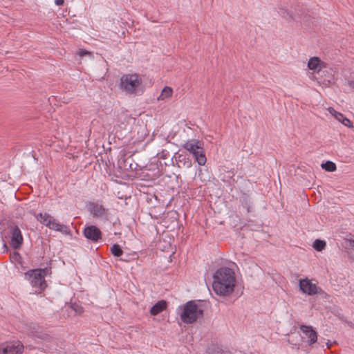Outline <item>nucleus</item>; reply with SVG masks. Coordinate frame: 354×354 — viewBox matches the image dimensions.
<instances>
[{"label":"nucleus","instance_id":"10","mask_svg":"<svg viewBox=\"0 0 354 354\" xmlns=\"http://www.w3.org/2000/svg\"><path fill=\"white\" fill-rule=\"evenodd\" d=\"M301 331L305 335L303 338H307V343L311 346L317 341V333L311 326L301 324L299 326Z\"/></svg>","mask_w":354,"mask_h":354},{"label":"nucleus","instance_id":"35","mask_svg":"<svg viewBox=\"0 0 354 354\" xmlns=\"http://www.w3.org/2000/svg\"><path fill=\"white\" fill-rule=\"evenodd\" d=\"M287 16H288V17H289V18H290V17H291V16H290V15H289V13H288V12H287Z\"/></svg>","mask_w":354,"mask_h":354},{"label":"nucleus","instance_id":"17","mask_svg":"<svg viewBox=\"0 0 354 354\" xmlns=\"http://www.w3.org/2000/svg\"><path fill=\"white\" fill-rule=\"evenodd\" d=\"M193 157L199 165L203 166L205 165L207 158L203 148L202 149H198L197 151V153L194 155Z\"/></svg>","mask_w":354,"mask_h":354},{"label":"nucleus","instance_id":"30","mask_svg":"<svg viewBox=\"0 0 354 354\" xmlns=\"http://www.w3.org/2000/svg\"><path fill=\"white\" fill-rule=\"evenodd\" d=\"M86 54H88V51H86V50H82L80 52V53H79V55H80V56H83V55H86Z\"/></svg>","mask_w":354,"mask_h":354},{"label":"nucleus","instance_id":"21","mask_svg":"<svg viewBox=\"0 0 354 354\" xmlns=\"http://www.w3.org/2000/svg\"><path fill=\"white\" fill-rule=\"evenodd\" d=\"M326 243L325 241L324 240H321V239H316L313 243V248L316 250V251H318V252H321L323 250H324V248H326Z\"/></svg>","mask_w":354,"mask_h":354},{"label":"nucleus","instance_id":"1","mask_svg":"<svg viewBox=\"0 0 354 354\" xmlns=\"http://www.w3.org/2000/svg\"><path fill=\"white\" fill-rule=\"evenodd\" d=\"M212 288L220 296H227L232 293L236 284L234 270L227 267L218 268L213 275Z\"/></svg>","mask_w":354,"mask_h":354},{"label":"nucleus","instance_id":"26","mask_svg":"<svg viewBox=\"0 0 354 354\" xmlns=\"http://www.w3.org/2000/svg\"><path fill=\"white\" fill-rule=\"evenodd\" d=\"M209 354H232L229 351H224L223 349L217 348L212 351Z\"/></svg>","mask_w":354,"mask_h":354},{"label":"nucleus","instance_id":"12","mask_svg":"<svg viewBox=\"0 0 354 354\" xmlns=\"http://www.w3.org/2000/svg\"><path fill=\"white\" fill-rule=\"evenodd\" d=\"M47 224H48V227L52 230L57 231L64 234H69L71 232V230L67 225L61 224L54 218L52 219L50 223L48 221Z\"/></svg>","mask_w":354,"mask_h":354},{"label":"nucleus","instance_id":"19","mask_svg":"<svg viewBox=\"0 0 354 354\" xmlns=\"http://www.w3.org/2000/svg\"><path fill=\"white\" fill-rule=\"evenodd\" d=\"M241 203L243 207L246 208L248 213H250L252 211V201L249 195L243 194L241 198Z\"/></svg>","mask_w":354,"mask_h":354},{"label":"nucleus","instance_id":"31","mask_svg":"<svg viewBox=\"0 0 354 354\" xmlns=\"http://www.w3.org/2000/svg\"><path fill=\"white\" fill-rule=\"evenodd\" d=\"M350 245L352 247V248H354V240H350Z\"/></svg>","mask_w":354,"mask_h":354},{"label":"nucleus","instance_id":"16","mask_svg":"<svg viewBox=\"0 0 354 354\" xmlns=\"http://www.w3.org/2000/svg\"><path fill=\"white\" fill-rule=\"evenodd\" d=\"M167 308V302L164 300L158 301L150 309L152 315H157Z\"/></svg>","mask_w":354,"mask_h":354},{"label":"nucleus","instance_id":"6","mask_svg":"<svg viewBox=\"0 0 354 354\" xmlns=\"http://www.w3.org/2000/svg\"><path fill=\"white\" fill-rule=\"evenodd\" d=\"M8 228L10 234V245L14 249L19 248L23 244L24 238L19 226L14 222L8 224Z\"/></svg>","mask_w":354,"mask_h":354},{"label":"nucleus","instance_id":"4","mask_svg":"<svg viewBox=\"0 0 354 354\" xmlns=\"http://www.w3.org/2000/svg\"><path fill=\"white\" fill-rule=\"evenodd\" d=\"M86 207L93 218L101 221L108 220L109 209L98 202L89 201L87 203Z\"/></svg>","mask_w":354,"mask_h":354},{"label":"nucleus","instance_id":"13","mask_svg":"<svg viewBox=\"0 0 354 354\" xmlns=\"http://www.w3.org/2000/svg\"><path fill=\"white\" fill-rule=\"evenodd\" d=\"M29 214L34 215L38 221H39L41 224L44 225L47 227L48 225L47 224L48 222L50 221V223L52 219L53 218V217L48 213L36 214V212L33 209L30 210Z\"/></svg>","mask_w":354,"mask_h":354},{"label":"nucleus","instance_id":"5","mask_svg":"<svg viewBox=\"0 0 354 354\" xmlns=\"http://www.w3.org/2000/svg\"><path fill=\"white\" fill-rule=\"evenodd\" d=\"M140 81L137 74H126L120 78V87L129 93H133L140 85Z\"/></svg>","mask_w":354,"mask_h":354},{"label":"nucleus","instance_id":"7","mask_svg":"<svg viewBox=\"0 0 354 354\" xmlns=\"http://www.w3.org/2000/svg\"><path fill=\"white\" fill-rule=\"evenodd\" d=\"M24 346L21 342L9 341L0 344V354H22Z\"/></svg>","mask_w":354,"mask_h":354},{"label":"nucleus","instance_id":"32","mask_svg":"<svg viewBox=\"0 0 354 354\" xmlns=\"http://www.w3.org/2000/svg\"><path fill=\"white\" fill-rule=\"evenodd\" d=\"M38 328H39V326H36V325L34 326V327H33V329L35 330V332H37V329H38Z\"/></svg>","mask_w":354,"mask_h":354},{"label":"nucleus","instance_id":"9","mask_svg":"<svg viewBox=\"0 0 354 354\" xmlns=\"http://www.w3.org/2000/svg\"><path fill=\"white\" fill-rule=\"evenodd\" d=\"M300 290L308 295H313L320 293L322 288L318 287L316 284L313 283L308 279H301L299 281Z\"/></svg>","mask_w":354,"mask_h":354},{"label":"nucleus","instance_id":"20","mask_svg":"<svg viewBox=\"0 0 354 354\" xmlns=\"http://www.w3.org/2000/svg\"><path fill=\"white\" fill-rule=\"evenodd\" d=\"M111 253L115 257H120L123 254V250L120 245L115 243L110 248Z\"/></svg>","mask_w":354,"mask_h":354},{"label":"nucleus","instance_id":"22","mask_svg":"<svg viewBox=\"0 0 354 354\" xmlns=\"http://www.w3.org/2000/svg\"><path fill=\"white\" fill-rule=\"evenodd\" d=\"M322 168L327 171L333 172L337 169L335 163L332 161L328 160L324 163L322 164Z\"/></svg>","mask_w":354,"mask_h":354},{"label":"nucleus","instance_id":"27","mask_svg":"<svg viewBox=\"0 0 354 354\" xmlns=\"http://www.w3.org/2000/svg\"><path fill=\"white\" fill-rule=\"evenodd\" d=\"M348 86L350 87V88L353 91H354V81L353 80H348Z\"/></svg>","mask_w":354,"mask_h":354},{"label":"nucleus","instance_id":"29","mask_svg":"<svg viewBox=\"0 0 354 354\" xmlns=\"http://www.w3.org/2000/svg\"><path fill=\"white\" fill-rule=\"evenodd\" d=\"M167 155H168V153H167L166 151L163 150V151H162V153H161L160 158H164V159H165V158H167Z\"/></svg>","mask_w":354,"mask_h":354},{"label":"nucleus","instance_id":"15","mask_svg":"<svg viewBox=\"0 0 354 354\" xmlns=\"http://www.w3.org/2000/svg\"><path fill=\"white\" fill-rule=\"evenodd\" d=\"M174 158H175V160L178 167H189L191 165V162L189 161V158H187V154L176 153L174 155Z\"/></svg>","mask_w":354,"mask_h":354},{"label":"nucleus","instance_id":"18","mask_svg":"<svg viewBox=\"0 0 354 354\" xmlns=\"http://www.w3.org/2000/svg\"><path fill=\"white\" fill-rule=\"evenodd\" d=\"M321 64V60L317 57H311L308 62V67L310 70L317 71H319L321 69L319 66Z\"/></svg>","mask_w":354,"mask_h":354},{"label":"nucleus","instance_id":"25","mask_svg":"<svg viewBox=\"0 0 354 354\" xmlns=\"http://www.w3.org/2000/svg\"><path fill=\"white\" fill-rule=\"evenodd\" d=\"M34 270H39V274H41V275L44 276V279H45V276L50 274L51 273V268H50V267H46L44 268H37V269H34Z\"/></svg>","mask_w":354,"mask_h":354},{"label":"nucleus","instance_id":"23","mask_svg":"<svg viewBox=\"0 0 354 354\" xmlns=\"http://www.w3.org/2000/svg\"><path fill=\"white\" fill-rule=\"evenodd\" d=\"M172 93H173V91H172L171 88L165 86L162 89L160 96L158 97V100H165V98L169 97L171 96Z\"/></svg>","mask_w":354,"mask_h":354},{"label":"nucleus","instance_id":"8","mask_svg":"<svg viewBox=\"0 0 354 354\" xmlns=\"http://www.w3.org/2000/svg\"><path fill=\"white\" fill-rule=\"evenodd\" d=\"M82 232L84 236L91 242L97 243L102 239V233L95 225L86 226Z\"/></svg>","mask_w":354,"mask_h":354},{"label":"nucleus","instance_id":"11","mask_svg":"<svg viewBox=\"0 0 354 354\" xmlns=\"http://www.w3.org/2000/svg\"><path fill=\"white\" fill-rule=\"evenodd\" d=\"M182 147L194 156L197 153L198 149H203V142L196 139H192L184 143Z\"/></svg>","mask_w":354,"mask_h":354},{"label":"nucleus","instance_id":"33","mask_svg":"<svg viewBox=\"0 0 354 354\" xmlns=\"http://www.w3.org/2000/svg\"><path fill=\"white\" fill-rule=\"evenodd\" d=\"M281 12H282L283 14H285V13L286 12V10H284L283 9H281Z\"/></svg>","mask_w":354,"mask_h":354},{"label":"nucleus","instance_id":"28","mask_svg":"<svg viewBox=\"0 0 354 354\" xmlns=\"http://www.w3.org/2000/svg\"><path fill=\"white\" fill-rule=\"evenodd\" d=\"M55 3L57 6H62L64 3V0H55Z\"/></svg>","mask_w":354,"mask_h":354},{"label":"nucleus","instance_id":"3","mask_svg":"<svg viewBox=\"0 0 354 354\" xmlns=\"http://www.w3.org/2000/svg\"><path fill=\"white\" fill-rule=\"evenodd\" d=\"M25 279L28 280L30 285L35 289V292L41 293L44 291L47 287V283L44 279V276L39 274V270L31 269L25 272Z\"/></svg>","mask_w":354,"mask_h":354},{"label":"nucleus","instance_id":"34","mask_svg":"<svg viewBox=\"0 0 354 354\" xmlns=\"http://www.w3.org/2000/svg\"><path fill=\"white\" fill-rule=\"evenodd\" d=\"M327 344H328L327 348H329L330 346L331 345L330 344H328V343Z\"/></svg>","mask_w":354,"mask_h":354},{"label":"nucleus","instance_id":"2","mask_svg":"<svg viewBox=\"0 0 354 354\" xmlns=\"http://www.w3.org/2000/svg\"><path fill=\"white\" fill-rule=\"evenodd\" d=\"M180 319L185 324H193L200 317H203V310L198 308L194 301H189L183 306L180 313Z\"/></svg>","mask_w":354,"mask_h":354},{"label":"nucleus","instance_id":"14","mask_svg":"<svg viewBox=\"0 0 354 354\" xmlns=\"http://www.w3.org/2000/svg\"><path fill=\"white\" fill-rule=\"evenodd\" d=\"M329 112L331 113L338 121L341 122L344 125L348 127H353L351 121L346 118L342 113L337 112L333 108L329 109Z\"/></svg>","mask_w":354,"mask_h":354},{"label":"nucleus","instance_id":"24","mask_svg":"<svg viewBox=\"0 0 354 354\" xmlns=\"http://www.w3.org/2000/svg\"><path fill=\"white\" fill-rule=\"evenodd\" d=\"M71 308L77 315H81L84 312V308L77 303H72L71 305Z\"/></svg>","mask_w":354,"mask_h":354}]
</instances>
